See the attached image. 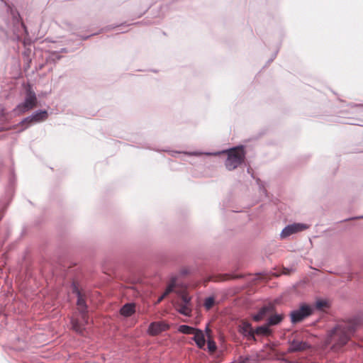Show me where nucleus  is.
Masks as SVG:
<instances>
[{"label":"nucleus","instance_id":"nucleus-21","mask_svg":"<svg viewBox=\"0 0 363 363\" xmlns=\"http://www.w3.org/2000/svg\"><path fill=\"white\" fill-rule=\"evenodd\" d=\"M215 303V298L213 296H208L205 298L204 306L206 309H210Z\"/></svg>","mask_w":363,"mask_h":363},{"label":"nucleus","instance_id":"nucleus-31","mask_svg":"<svg viewBox=\"0 0 363 363\" xmlns=\"http://www.w3.org/2000/svg\"><path fill=\"white\" fill-rule=\"evenodd\" d=\"M167 296V295L164 293L157 300V303H160V301H162V300H163L165 297Z\"/></svg>","mask_w":363,"mask_h":363},{"label":"nucleus","instance_id":"nucleus-22","mask_svg":"<svg viewBox=\"0 0 363 363\" xmlns=\"http://www.w3.org/2000/svg\"><path fill=\"white\" fill-rule=\"evenodd\" d=\"M175 279H172L171 282L169 284V285L167 286L165 291L164 292L167 296L173 291L174 287H175Z\"/></svg>","mask_w":363,"mask_h":363},{"label":"nucleus","instance_id":"nucleus-24","mask_svg":"<svg viewBox=\"0 0 363 363\" xmlns=\"http://www.w3.org/2000/svg\"><path fill=\"white\" fill-rule=\"evenodd\" d=\"M207 346L210 352H214L216 350V345L213 340H209L207 342Z\"/></svg>","mask_w":363,"mask_h":363},{"label":"nucleus","instance_id":"nucleus-32","mask_svg":"<svg viewBox=\"0 0 363 363\" xmlns=\"http://www.w3.org/2000/svg\"><path fill=\"white\" fill-rule=\"evenodd\" d=\"M277 52H278V50H277V51L274 53V55H273L272 57L269 60V62H272V61H273V60H274V58L276 57V56H277Z\"/></svg>","mask_w":363,"mask_h":363},{"label":"nucleus","instance_id":"nucleus-12","mask_svg":"<svg viewBox=\"0 0 363 363\" xmlns=\"http://www.w3.org/2000/svg\"><path fill=\"white\" fill-rule=\"evenodd\" d=\"M193 340L195 341L196 345L200 349L204 347L206 345V340L203 331L201 329H197L193 337Z\"/></svg>","mask_w":363,"mask_h":363},{"label":"nucleus","instance_id":"nucleus-28","mask_svg":"<svg viewBox=\"0 0 363 363\" xmlns=\"http://www.w3.org/2000/svg\"><path fill=\"white\" fill-rule=\"evenodd\" d=\"M5 108L3 104H0V118L5 116Z\"/></svg>","mask_w":363,"mask_h":363},{"label":"nucleus","instance_id":"nucleus-29","mask_svg":"<svg viewBox=\"0 0 363 363\" xmlns=\"http://www.w3.org/2000/svg\"><path fill=\"white\" fill-rule=\"evenodd\" d=\"M96 33H93L89 35H79V38L82 40H88L91 36L95 35Z\"/></svg>","mask_w":363,"mask_h":363},{"label":"nucleus","instance_id":"nucleus-27","mask_svg":"<svg viewBox=\"0 0 363 363\" xmlns=\"http://www.w3.org/2000/svg\"><path fill=\"white\" fill-rule=\"evenodd\" d=\"M182 299L183 302L185 303L184 305L188 304L191 301V297L187 295H182Z\"/></svg>","mask_w":363,"mask_h":363},{"label":"nucleus","instance_id":"nucleus-5","mask_svg":"<svg viewBox=\"0 0 363 363\" xmlns=\"http://www.w3.org/2000/svg\"><path fill=\"white\" fill-rule=\"evenodd\" d=\"M314 311L313 306L303 303H301L298 309H295L290 313L291 322L296 324L303 321L306 318L311 316Z\"/></svg>","mask_w":363,"mask_h":363},{"label":"nucleus","instance_id":"nucleus-8","mask_svg":"<svg viewBox=\"0 0 363 363\" xmlns=\"http://www.w3.org/2000/svg\"><path fill=\"white\" fill-rule=\"evenodd\" d=\"M289 347L287 350L289 353L304 351L311 347L307 342L298 340H293L292 341H289Z\"/></svg>","mask_w":363,"mask_h":363},{"label":"nucleus","instance_id":"nucleus-9","mask_svg":"<svg viewBox=\"0 0 363 363\" xmlns=\"http://www.w3.org/2000/svg\"><path fill=\"white\" fill-rule=\"evenodd\" d=\"M238 331L248 340L256 341L255 332H253V329L252 328V325L250 323L247 321L242 322V324L238 327Z\"/></svg>","mask_w":363,"mask_h":363},{"label":"nucleus","instance_id":"nucleus-33","mask_svg":"<svg viewBox=\"0 0 363 363\" xmlns=\"http://www.w3.org/2000/svg\"><path fill=\"white\" fill-rule=\"evenodd\" d=\"M60 52H67V48H62L61 50H60Z\"/></svg>","mask_w":363,"mask_h":363},{"label":"nucleus","instance_id":"nucleus-4","mask_svg":"<svg viewBox=\"0 0 363 363\" xmlns=\"http://www.w3.org/2000/svg\"><path fill=\"white\" fill-rule=\"evenodd\" d=\"M37 98L35 93L29 86L26 90V96L23 102L18 104L14 108L13 112L16 115H20L28 111L35 106Z\"/></svg>","mask_w":363,"mask_h":363},{"label":"nucleus","instance_id":"nucleus-16","mask_svg":"<svg viewBox=\"0 0 363 363\" xmlns=\"http://www.w3.org/2000/svg\"><path fill=\"white\" fill-rule=\"evenodd\" d=\"M168 152L170 154V155H172V157H176L177 155H179V154H184V155H188V156H201V155H203V152H201V151H192V152L184 151V152H180V151L170 150V151H168Z\"/></svg>","mask_w":363,"mask_h":363},{"label":"nucleus","instance_id":"nucleus-3","mask_svg":"<svg viewBox=\"0 0 363 363\" xmlns=\"http://www.w3.org/2000/svg\"><path fill=\"white\" fill-rule=\"evenodd\" d=\"M224 153L227 154L225 167L228 171H233L238 168L244 162L245 158V152L242 145L219 152H203V155H219Z\"/></svg>","mask_w":363,"mask_h":363},{"label":"nucleus","instance_id":"nucleus-18","mask_svg":"<svg viewBox=\"0 0 363 363\" xmlns=\"http://www.w3.org/2000/svg\"><path fill=\"white\" fill-rule=\"evenodd\" d=\"M198 328L189 326L187 325H181L178 328V331L183 334H194Z\"/></svg>","mask_w":363,"mask_h":363},{"label":"nucleus","instance_id":"nucleus-20","mask_svg":"<svg viewBox=\"0 0 363 363\" xmlns=\"http://www.w3.org/2000/svg\"><path fill=\"white\" fill-rule=\"evenodd\" d=\"M177 311L185 316H190L191 311L189 309L186 305H182L177 309Z\"/></svg>","mask_w":363,"mask_h":363},{"label":"nucleus","instance_id":"nucleus-25","mask_svg":"<svg viewBox=\"0 0 363 363\" xmlns=\"http://www.w3.org/2000/svg\"><path fill=\"white\" fill-rule=\"evenodd\" d=\"M72 293L75 294L77 295V296H79L82 295L79 289H78L77 286L74 283H73L72 285Z\"/></svg>","mask_w":363,"mask_h":363},{"label":"nucleus","instance_id":"nucleus-13","mask_svg":"<svg viewBox=\"0 0 363 363\" xmlns=\"http://www.w3.org/2000/svg\"><path fill=\"white\" fill-rule=\"evenodd\" d=\"M253 332H255V335L257 334L262 336H269L272 333V330L269 329V326L267 323L264 325L256 328L255 330H253Z\"/></svg>","mask_w":363,"mask_h":363},{"label":"nucleus","instance_id":"nucleus-14","mask_svg":"<svg viewBox=\"0 0 363 363\" xmlns=\"http://www.w3.org/2000/svg\"><path fill=\"white\" fill-rule=\"evenodd\" d=\"M135 313V304L132 303H128L123 306L121 308V313L125 316H130Z\"/></svg>","mask_w":363,"mask_h":363},{"label":"nucleus","instance_id":"nucleus-11","mask_svg":"<svg viewBox=\"0 0 363 363\" xmlns=\"http://www.w3.org/2000/svg\"><path fill=\"white\" fill-rule=\"evenodd\" d=\"M272 307L270 306H264L262 307L257 313L252 315V319L255 322H259L262 320L268 313L271 312Z\"/></svg>","mask_w":363,"mask_h":363},{"label":"nucleus","instance_id":"nucleus-2","mask_svg":"<svg viewBox=\"0 0 363 363\" xmlns=\"http://www.w3.org/2000/svg\"><path fill=\"white\" fill-rule=\"evenodd\" d=\"M356 326L352 323L337 324L328 332L326 343L335 347H342L347 343L354 334Z\"/></svg>","mask_w":363,"mask_h":363},{"label":"nucleus","instance_id":"nucleus-6","mask_svg":"<svg viewBox=\"0 0 363 363\" xmlns=\"http://www.w3.org/2000/svg\"><path fill=\"white\" fill-rule=\"evenodd\" d=\"M48 117V113L46 110L39 109L34 111L31 115L24 118L19 123L22 125H25L24 128L26 129L32 123L45 121Z\"/></svg>","mask_w":363,"mask_h":363},{"label":"nucleus","instance_id":"nucleus-1","mask_svg":"<svg viewBox=\"0 0 363 363\" xmlns=\"http://www.w3.org/2000/svg\"><path fill=\"white\" fill-rule=\"evenodd\" d=\"M19 26L28 34L27 28L21 21L18 12L11 7L5 0H0V31L6 35L10 31L16 34V28Z\"/></svg>","mask_w":363,"mask_h":363},{"label":"nucleus","instance_id":"nucleus-26","mask_svg":"<svg viewBox=\"0 0 363 363\" xmlns=\"http://www.w3.org/2000/svg\"><path fill=\"white\" fill-rule=\"evenodd\" d=\"M327 304V302L325 301H322V300H320V301H316V307L318 308H322L323 307H324L325 305Z\"/></svg>","mask_w":363,"mask_h":363},{"label":"nucleus","instance_id":"nucleus-15","mask_svg":"<svg viewBox=\"0 0 363 363\" xmlns=\"http://www.w3.org/2000/svg\"><path fill=\"white\" fill-rule=\"evenodd\" d=\"M283 318L282 314L276 313L268 318L267 323L269 326L277 325L282 321Z\"/></svg>","mask_w":363,"mask_h":363},{"label":"nucleus","instance_id":"nucleus-17","mask_svg":"<svg viewBox=\"0 0 363 363\" xmlns=\"http://www.w3.org/2000/svg\"><path fill=\"white\" fill-rule=\"evenodd\" d=\"M77 303L79 307L80 313H82V318H84L87 306L86 304L85 300L82 298V295L77 296Z\"/></svg>","mask_w":363,"mask_h":363},{"label":"nucleus","instance_id":"nucleus-34","mask_svg":"<svg viewBox=\"0 0 363 363\" xmlns=\"http://www.w3.org/2000/svg\"><path fill=\"white\" fill-rule=\"evenodd\" d=\"M206 331H208V327H206Z\"/></svg>","mask_w":363,"mask_h":363},{"label":"nucleus","instance_id":"nucleus-30","mask_svg":"<svg viewBox=\"0 0 363 363\" xmlns=\"http://www.w3.org/2000/svg\"><path fill=\"white\" fill-rule=\"evenodd\" d=\"M359 218H363V215L360 216H357V217L346 218V219H345V221L350 220H354V219H359Z\"/></svg>","mask_w":363,"mask_h":363},{"label":"nucleus","instance_id":"nucleus-7","mask_svg":"<svg viewBox=\"0 0 363 363\" xmlns=\"http://www.w3.org/2000/svg\"><path fill=\"white\" fill-rule=\"evenodd\" d=\"M307 228H308V225L303 223H295L293 224H289L284 228V229L281 230L280 237L281 238H285L292 234L301 232Z\"/></svg>","mask_w":363,"mask_h":363},{"label":"nucleus","instance_id":"nucleus-19","mask_svg":"<svg viewBox=\"0 0 363 363\" xmlns=\"http://www.w3.org/2000/svg\"><path fill=\"white\" fill-rule=\"evenodd\" d=\"M71 324L73 330H74L78 333H82L84 330V326L82 325L77 320L72 319Z\"/></svg>","mask_w":363,"mask_h":363},{"label":"nucleus","instance_id":"nucleus-10","mask_svg":"<svg viewBox=\"0 0 363 363\" xmlns=\"http://www.w3.org/2000/svg\"><path fill=\"white\" fill-rule=\"evenodd\" d=\"M168 328V325L164 323L152 322L150 324L147 332L150 335H156L161 332L166 330Z\"/></svg>","mask_w":363,"mask_h":363},{"label":"nucleus","instance_id":"nucleus-23","mask_svg":"<svg viewBox=\"0 0 363 363\" xmlns=\"http://www.w3.org/2000/svg\"><path fill=\"white\" fill-rule=\"evenodd\" d=\"M13 188H12L11 184L9 186V187L8 194L6 195V203H4V207H6V206L9 205V203L11 201V198H12V195H13Z\"/></svg>","mask_w":363,"mask_h":363}]
</instances>
